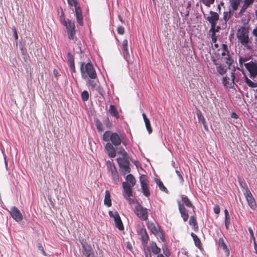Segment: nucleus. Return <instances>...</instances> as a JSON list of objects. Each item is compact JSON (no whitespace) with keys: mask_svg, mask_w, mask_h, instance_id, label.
Returning a JSON list of instances; mask_svg holds the SVG:
<instances>
[{"mask_svg":"<svg viewBox=\"0 0 257 257\" xmlns=\"http://www.w3.org/2000/svg\"><path fill=\"white\" fill-rule=\"evenodd\" d=\"M148 229L151 231V232L155 235L158 234L159 233V227H157L154 223L151 221H148L146 223Z\"/></svg>","mask_w":257,"mask_h":257,"instance_id":"b1692460","label":"nucleus"},{"mask_svg":"<svg viewBox=\"0 0 257 257\" xmlns=\"http://www.w3.org/2000/svg\"><path fill=\"white\" fill-rule=\"evenodd\" d=\"M215 56H212L211 59L213 62V63L215 65L217 72L220 75H223L226 72V67L223 66L222 64L219 63V60L220 59L219 54L216 55V53H215Z\"/></svg>","mask_w":257,"mask_h":257,"instance_id":"0eeeda50","label":"nucleus"},{"mask_svg":"<svg viewBox=\"0 0 257 257\" xmlns=\"http://www.w3.org/2000/svg\"><path fill=\"white\" fill-rule=\"evenodd\" d=\"M141 186L143 194L149 197L150 195V192L148 187L149 180L148 177L145 175H142L140 177Z\"/></svg>","mask_w":257,"mask_h":257,"instance_id":"1a4fd4ad","label":"nucleus"},{"mask_svg":"<svg viewBox=\"0 0 257 257\" xmlns=\"http://www.w3.org/2000/svg\"><path fill=\"white\" fill-rule=\"evenodd\" d=\"M117 162L119 167L125 165H130L128 160L125 157H119L117 158Z\"/></svg>","mask_w":257,"mask_h":257,"instance_id":"f704fd0d","label":"nucleus"},{"mask_svg":"<svg viewBox=\"0 0 257 257\" xmlns=\"http://www.w3.org/2000/svg\"><path fill=\"white\" fill-rule=\"evenodd\" d=\"M236 38L238 42L246 47L251 42L249 38V28L246 26H242L237 30Z\"/></svg>","mask_w":257,"mask_h":257,"instance_id":"f257e3e1","label":"nucleus"},{"mask_svg":"<svg viewBox=\"0 0 257 257\" xmlns=\"http://www.w3.org/2000/svg\"><path fill=\"white\" fill-rule=\"evenodd\" d=\"M139 234L141 236L142 244L146 245L149 239V236L145 228H141L138 231Z\"/></svg>","mask_w":257,"mask_h":257,"instance_id":"f3484780","label":"nucleus"},{"mask_svg":"<svg viewBox=\"0 0 257 257\" xmlns=\"http://www.w3.org/2000/svg\"><path fill=\"white\" fill-rule=\"evenodd\" d=\"M126 182H128L129 184L132 186H134L136 183V180L135 177L131 174L127 175L125 178Z\"/></svg>","mask_w":257,"mask_h":257,"instance_id":"c9c22d12","label":"nucleus"},{"mask_svg":"<svg viewBox=\"0 0 257 257\" xmlns=\"http://www.w3.org/2000/svg\"><path fill=\"white\" fill-rule=\"evenodd\" d=\"M13 31L14 34V37L16 40H17L18 39V35L17 34V30L15 27H14L13 28Z\"/></svg>","mask_w":257,"mask_h":257,"instance_id":"680f3d73","label":"nucleus"},{"mask_svg":"<svg viewBox=\"0 0 257 257\" xmlns=\"http://www.w3.org/2000/svg\"><path fill=\"white\" fill-rule=\"evenodd\" d=\"M181 198L182 199V201L183 202V204L185 205L186 207L188 208H191L194 213H195L194 209H195V206L193 205L191 201L190 200V199L188 198V197L185 195H181Z\"/></svg>","mask_w":257,"mask_h":257,"instance_id":"5701e85b","label":"nucleus"},{"mask_svg":"<svg viewBox=\"0 0 257 257\" xmlns=\"http://www.w3.org/2000/svg\"><path fill=\"white\" fill-rule=\"evenodd\" d=\"M151 248L149 247L145 248V254L146 257H152Z\"/></svg>","mask_w":257,"mask_h":257,"instance_id":"09e8293b","label":"nucleus"},{"mask_svg":"<svg viewBox=\"0 0 257 257\" xmlns=\"http://www.w3.org/2000/svg\"><path fill=\"white\" fill-rule=\"evenodd\" d=\"M157 184L159 186V187L161 191H164L165 192H168V189L166 187H165L163 182L160 180H158L157 181Z\"/></svg>","mask_w":257,"mask_h":257,"instance_id":"58836bf2","label":"nucleus"},{"mask_svg":"<svg viewBox=\"0 0 257 257\" xmlns=\"http://www.w3.org/2000/svg\"><path fill=\"white\" fill-rule=\"evenodd\" d=\"M117 32L118 34L123 35L124 33V28L122 26H119L117 29Z\"/></svg>","mask_w":257,"mask_h":257,"instance_id":"8fccbe9b","label":"nucleus"},{"mask_svg":"<svg viewBox=\"0 0 257 257\" xmlns=\"http://www.w3.org/2000/svg\"><path fill=\"white\" fill-rule=\"evenodd\" d=\"M241 0H229L230 6L233 11L237 10Z\"/></svg>","mask_w":257,"mask_h":257,"instance_id":"473e14b6","label":"nucleus"},{"mask_svg":"<svg viewBox=\"0 0 257 257\" xmlns=\"http://www.w3.org/2000/svg\"><path fill=\"white\" fill-rule=\"evenodd\" d=\"M118 154L122 155L123 157H126L127 155V153L123 149H122L121 150H120L118 152Z\"/></svg>","mask_w":257,"mask_h":257,"instance_id":"052dcab7","label":"nucleus"},{"mask_svg":"<svg viewBox=\"0 0 257 257\" xmlns=\"http://www.w3.org/2000/svg\"><path fill=\"white\" fill-rule=\"evenodd\" d=\"M176 173L177 176H178V177L180 180V182H183L184 181V179H183V176L181 174L180 172L178 170H176Z\"/></svg>","mask_w":257,"mask_h":257,"instance_id":"6e6d98bb","label":"nucleus"},{"mask_svg":"<svg viewBox=\"0 0 257 257\" xmlns=\"http://www.w3.org/2000/svg\"><path fill=\"white\" fill-rule=\"evenodd\" d=\"M142 116L144 120L146 128L149 134H151L153 132V130L149 119L147 117L146 114L145 113H143Z\"/></svg>","mask_w":257,"mask_h":257,"instance_id":"c85d7f7f","label":"nucleus"},{"mask_svg":"<svg viewBox=\"0 0 257 257\" xmlns=\"http://www.w3.org/2000/svg\"><path fill=\"white\" fill-rule=\"evenodd\" d=\"M191 235L193 239L195 246L199 249H201L202 248V244L200 239L197 236V235L193 232L191 233Z\"/></svg>","mask_w":257,"mask_h":257,"instance_id":"c756f323","label":"nucleus"},{"mask_svg":"<svg viewBox=\"0 0 257 257\" xmlns=\"http://www.w3.org/2000/svg\"><path fill=\"white\" fill-rule=\"evenodd\" d=\"M130 165H123L122 166L119 167L120 170L121 172V173L125 175L127 173H129L131 171V169L130 167Z\"/></svg>","mask_w":257,"mask_h":257,"instance_id":"e433bc0d","label":"nucleus"},{"mask_svg":"<svg viewBox=\"0 0 257 257\" xmlns=\"http://www.w3.org/2000/svg\"><path fill=\"white\" fill-rule=\"evenodd\" d=\"M108 213L110 217L113 218L115 226L119 230H123L124 229V226L118 212L115 211L114 212H113L111 211H109Z\"/></svg>","mask_w":257,"mask_h":257,"instance_id":"9b49d317","label":"nucleus"},{"mask_svg":"<svg viewBox=\"0 0 257 257\" xmlns=\"http://www.w3.org/2000/svg\"><path fill=\"white\" fill-rule=\"evenodd\" d=\"M231 77L232 79L230 82L229 81V78L227 77H223L222 83L225 87L231 88L233 86L235 77L234 73L232 72L231 73Z\"/></svg>","mask_w":257,"mask_h":257,"instance_id":"4be33fe9","label":"nucleus"},{"mask_svg":"<svg viewBox=\"0 0 257 257\" xmlns=\"http://www.w3.org/2000/svg\"><path fill=\"white\" fill-rule=\"evenodd\" d=\"M221 55L222 57L221 58L220 57V59H221L222 61H224L228 65V67H229L233 62L229 53H225V52H221Z\"/></svg>","mask_w":257,"mask_h":257,"instance_id":"6ab92c4d","label":"nucleus"},{"mask_svg":"<svg viewBox=\"0 0 257 257\" xmlns=\"http://www.w3.org/2000/svg\"><path fill=\"white\" fill-rule=\"evenodd\" d=\"M194 214L195 215L190 216L189 223L192 226L194 231L196 232L199 230V226L195 216V213Z\"/></svg>","mask_w":257,"mask_h":257,"instance_id":"a878e982","label":"nucleus"},{"mask_svg":"<svg viewBox=\"0 0 257 257\" xmlns=\"http://www.w3.org/2000/svg\"><path fill=\"white\" fill-rule=\"evenodd\" d=\"M213 211H214V212L216 214H218L220 213V207H219V205H214V206L213 207Z\"/></svg>","mask_w":257,"mask_h":257,"instance_id":"3c124183","label":"nucleus"},{"mask_svg":"<svg viewBox=\"0 0 257 257\" xmlns=\"http://www.w3.org/2000/svg\"><path fill=\"white\" fill-rule=\"evenodd\" d=\"M196 115L199 121L201 122L205 129H206L207 125L205 119L200 110H197Z\"/></svg>","mask_w":257,"mask_h":257,"instance_id":"2f4dec72","label":"nucleus"},{"mask_svg":"<svg viewBox=\"0 0 257 257\" xmlns=\"http://www.w3.org/2000/svg\"><path fill=\"white\" fill-rule=\"evenodd\" d=\"M178 209L181 217L184 222L188 220L189 218L188 210L185 207L184 205L182 204L180 201H177Z\"/></svg>","mask_w":257,"mask_h":257,"instance_id":"2eb2a0df","label":"nucleus"},{"mask_svg":"<svg viewBox=\"0 0 257 257\" xmlns=\"http://www.w3.org/2000/svg\"><path fill=\"white\" fill-rule=\"evenodd\" d=\"M211 16L207 18V20L210 23L211 25H212V27L214 25H216V24L219 20V15L216 12L211 11L210 12Z\"/></svg>","mask_w":257,"mask_h":257,"instance_id":"a211bd4d","label":"nucleus"},{"mask_svg":"<svg viewBox=\"0 0 257 257\" xmlns=\"http://www.w3.org/2000/svg\"><path fill=\"white\" fill-rule=\"evenodd\" d=\"M108 112L111 116L115 117L116 118H119V115L116 106L111 104L108 109Z\"/></svg>","mask_w":257,"mask_h":257,"instance_id":"cd10ccee","label":"nucleus"},{"mask_svg":"<svg viewBox=\"0 0 257 257\" xmlns=\"http://www.w3.org/2000/svg\"><path fill=\"white\" fill-rule=\"evenodd\" d=\"M211 40L212 42L215 43L217 41V36L215 34H211Z\"/></svg>","mask_w":257,"mask_h":257,"instance_id":"13d9d810","label":"nucleus"},{"mask_svg":"<svg viewBox=\"0 0 257 257\" xmlns=\"http://www.w3.org/2000/svg\"><path fill=\"white\" fill-rule=\"evenodd\" d=\"M104 204L108 207H110L112 205L110 199V194L108 190H106L105 192Z\"/></svg>","mask_w":257,"mask_h":257,"instance_id":"7c9ffc66","label":"nucleus"},{"mask_svg":"<svg viewBox=\"0 0 257 257\" xmlns=\"http://www.w3.org/2000/svg\"><path fill=\"white\" fill-rule=\"evenodd\" d=\"M133 187L131 186L128 182H123L122 183V187L124 192L123 196L125 198L127 199V197L133 196L132 188Z\"/></svg>","mask_w":257,"mask_h":257,"instance_id":"dca6fc26","label":"nucleus"},{"mask_svg":"<svg viewBox=\"0 0 257 257\" xmlns=\"http://www.w3.org/2000/svg\"><path fill=\"white\" fill-rule=\"evenodd\" d=\"M61 23L66 28L69 39L73 40L76 34V27L74 23L69 19H61Z\"/></svg>","mask_w":257,"mask_h":257,"instance_id":"20e7f679","label":"nucleus"},{"mask_svg":"<svg viewBox=\"0 0 257 257\" xmlns=\"http://www.w3.org/2000/svg\"><path fill=\"white\" fill-rule=\"evenodd\" d=\"M157 235L159 236L160 239H161L162 241L164 242L165 241L164 233L162 229L159 228V233Z\"/></svg>","mask_w":257,"mask_h":257,"instance_id":"a18cd8bd","label":"nucleus"},{"mask_svg":"<svg viewBox=\"0 0 257 257\" xmlns=\"http://www.w3.org/2000/svg\"><path fill=\"white\" fill-rule=\"evenodd\" d=\"M134 212L141 220L147 221L148 220L149 215L148 210L142 205L140 204L136 205Z\"/></svg>","mask_w":257,"mask_h":257,"instance_id":"423d86ee","label":"nucleus"},{"mask_svg":"<svg viewBox=\"0 0 257 257\" xmlns=\"http://www.w3.org/2000/svg\"><path fill=\"white\" fill-rule=\"evenodd\" d=\"M246 69L250 74V77L253 78L257 76V63L252 61L244 64Z\"/></svg>","mask_w":257,"mask_h":257,"instance_id":"f8f14e48","label":"nucleus"},{"mask_svg":"<svg viewBox=\"0 0 257 257\" xmlns=\"http://www.w3.org/2000/svg\"><path fill=\"white\" fill-rule=\"evenodd\" d=\"M68 58V63H74V56L70 52H68L67 54Z\"/></svg>","mask_w":257,"mask_h":257,"instance_id":"49530a36","label":"nucleus"},{"mask_svg":"<svg viewBox=\"0 0 257 257\" xmlns=\"http://www.w3.org/2000/svg\"><path fill=\"white\" fill-rule=\"evenodd\" d=\"M231 116L232 118H235V119H236L238 118L237 114L235 112H232L231 114Z\"/></svg>","mask_w":257,"mask_h":257,"instance_id":"e2e57ef3","label":"nucleus"},{"mask_svg":"<svg viewBox=\"0 0 257 257\" xmlns=\"http://www.w3.org/2000/svg\"><path fill=\"white\" fill-rule=\"evenodd\" d=\"M81 76L85 79L87 75L91 79H95L97 78V74L93 65L90 63L84 64L82 63L80 66Z\"/></svg>","mask_w":257,"mask_h":257,"instance_id":"f03ea898","label":"nucleus"},{"mask_svg":"<svg viewBox=\"0 0 257 257\" xmlns=\"http://www.w3.org/2000/svg\"><path fill=\"white\" fill-rule=\"evenodd\" d=\"M105 149L107 151L108 155L111 158H114L116 156V151L113 145L110 143H107L106 144Z\"/></svg>","mask_w":257,"mask_h":257,"instance_id":"aec40b11","label":"nucleus"},{"mask_svg":"<svg viewBox=\"0 0 257 257\" xmlns=\"http://www.w3.org/2000/svg\"><path fill=\"white\" fill-rule=\"evenodd\" d=\"M245 81L246 84L252 88L256 87H257V83L253 82L251 81L249 79H248L246 76L245 77Z\"/></svg>","mask_w":257,"mask_h":257,"instance_id":"4c0bfd02","label":"nucleus"},{"mask_svg":"<svg viewBox=\"0 0 257 257\" xmlns=\"http://www.w3.org/2000/svg\"><path fill=\"white\" fill-rule=\"evenodd\" d=\"M205 6L210 7V6L214 3L215 0H200Z\"/></svg>","mask_w":257,"mask_h":257,"instance_id":"79ce46f5","label":"nucleus"},{"mask_svg":"<svg viewBox=\"0 0 257 257\" xmlns=\"http://www.w3.org/2000/svg\"><path fill=\"white\" fill-rule=\"evenodd\" d=\"M254 0H244L243 5L242 6L239 14L242 15L246 10V9L253 4Z\"/></svg>","mask_w":257,"mask_h":257,"instance_id":"393cba45","label":"nucleus"},{"mask_svg":"<svg viewBox=\"0 0 257 257\" xmlns=\"http://www.w3.org/2000/svg\"><path fill=\"white\" fill-rule=\"evenodd\" d=\"M53 74H54V75H55V76L56 77H57L59 76V75H58V71L56 69L54 70Z\"/></svg>","mask_w":257,"mask_h":257,"instance_id":"338daca9","label":"nucleus"},{"mask_svg":"<svg viewBox=\"0 0 257 257\" xmlns=\"http://www.w3.org/2000/svg\"><path fill=\"white\" fill-rule=\"evenodd\" d=\"M81 98L83 101H86L89 99V95L86 90L83 91L81 94Z\"/></svg>","mask_w":257,"mask_h":257,"instance_id":"ea45409f","label":"nucleus"},{"mask_svg":"<svg viewBox=\"0 0 257 257\" xmlns=\"http://www.w3.org/2000/svg\"><path fill=\"white\" fill-rule=\"evenodd\" d=\"M252 34L255 37H257V27L253 30Z\"/></svg>","mask_w":257,"mask_h":257,"instance_id":"0e129e2a","label":"nucleus"},{"mask_svg":"<svg viewBox=\"0 0 257 257\" xmlns=\"http://www.w3.org/2000/svg\"><path fill=\"white\" fill-rule=\"evenodd\" d=\"M222 50L221 52H225V53H229L228 49V46L226 44H223L222 45Z\"/></svg>","mask_w":257,"mask_h":257,"instance_id":"603ef678","label":"nucleus"},{"mask_svg":"<svg viewBox=\"0 0 257 257\" xmlns=\"http://www.w3.org/2000/svg\"><path fill=\"white\" fill-rule=\"evenodd\" d=\"M76 16V20L78 24L81 26H83V18L82 14V10L80 7H77L75 9Z\"/></svg>","mask_w":257,"mask_h":257,"instance_id":"412c9836","label":"nucleus"},{"mask_svg":"<svg viewBox=\"0 0 257 257\" xmlns=\"http://www.w3.org/2000/svg\"><path fill=\"white\" fill-rule=\"evenodd\" d=\"M38 248L41 251L42 253L44 254V255H46V252L44 250V249L41 244H39L38 245Z\"/></svg>","mask_w":257,"mask_h":257,"instance_id":"4d7b16f0","label":"nucleus"},{"mask_svg":"<svg viewBox=\"0 0 257 257\" xmlns=\"http://www.w3.org/2000/svg\"><path fill=\"white\" fill-rule=\"evenodd\" d=\"M232 14L230 11L229 12H224L223 13V19L225 22L228 21V20L231 18L232 16Z\"/></svg>","mask_w":257,"mask_h":257,"instance_id":"a19ab883","label":"nucleus"},{"mask_svg":"<svg viewBox=\"0 0 257 257\" xmlns=\"http://www.w3.org/2000/svg\"><path fill=\"white\" fill-rule=\"evenodd\" d=\"M95 124L98 132H101L103 131L102 124L100 121L97 120Z\"/></svg>","mask_w":257,"mask_h":257,"instance_id":"c03bdc74","label":"nucleus"},{"mask_svg":"<svg viewBox=\"0 0 257 257\" xmlns=\"http://www.w3.org/2000/svg\"><path fill=\"white\" fill-rule=\"evenodd\" d=\"M253 245L255 252L257 254V243H256L255 241H254Z\"/></svg>","mask_w":257,"mask_h":257,"instance_id":"774afa93","label":"nucleus"},{"mask_svg":"<svg viewBox=\"0 0 257 257\" xmlns=\"http://www.w3.org/2000/svg\"><path fill=\"white\" fill-rule=\"evenodd\" d=\"M230 220V217H225V226L227 229L229 228Z\"/></svg>","mask_w":257,"mask_h":257,"instance_id":"864d4df0","label":"nucleus"},{"mask_svg":"<svg viewBox=\"0 0 257 257\" xmlns=\"http://www.w3.org/2000/svg\"><path fill=\"white\" fill-rule=\"evenodd\" d=\"M68 4L71 6H74L75 9L77 7H80L77 2V0H67Z\"/></svg>","mask_w":257,"mask_h":257,"instance_id":"37998d69","label":"nucleus"},{"mask_svg":"<svg viewBox=\"0 0 257 257\" xmlns=\"http://www.w3.org/2000/svg\"><path fill=\"white\" fill-rule=\"evenodd\" d=\"M103 140L105 142L111 141L113 145L118 146L122 142L121 139L117 133H111L110 131H106L103 135Z\"/></svg>","mask_w":257,"mask_h":257,"instance_id":"7ed1b4c3","label":"nucleus"},{"mask_svg":"<svg viewBox=\"0 0 257 257\" xmlns=\"http://www.w3.org/2000/svg\"><path fill=\"white\" fill-rule=\"evenodd\" d=\"M88 83L92 88H94L97 85V81L94 79H91L89 80Z\"/></svg>","mask_w":257,"mask_h":257,"instance_id":"de8ad7c7","label":"nucleus"},{"mask_svg":"<svg viewBox=\"0 0 257 257\" xmlns=\"http://www.w3.org/2000/svg\"><path fill=\"white\" fill-rule=\"evenodd\" d=\"M151 249L154 254H159L161 252V249L157 245L156 242H152L151 243Z\"/></svg>","mask_w":257,"mask_h":257,"instance_id":"72a5a7b5","label":"nucleus"},{"mask_svg":"<svg viewBox=\"0 0 257 257\" xmlns=\"http://www.w3.org/2000/svg\"><path fill=\"white\" fill-rule=\"evenodd\" d=\"M82 247V254L85 257H97V252H95L91 246L86 242H81Z\"/></svg>","mask_w":257,"mask_h":257,"instance_id":"6e6552de","label":"nucleus"},{"mask_svg":"<svg viewBox=\"0 0 257 257\" xmlns=\"http://www.w3.org/2000/svg\"><path fill=\"white\" fill-rule=\"evenodd\" d=\"M216 25H214V27H212V25H211V29L210 30V32L212 33V34H215L216 32L218 30V29L220 28L219 27H217V29H215Z\"/></svg>","mask_w":257,"mask_h":257,"instance_id":"5fc2aeb1","label":"nucleus"},{"mask_svg":"<svg viewBox=\"0 0 257 257\" xmlns=\"http://www.w3.org/2000/svg\"><path fill=\"white\" fill-rule=\"evenodd\" d=\"M218 243L219 246L222 247L225 252L226 255L228 256L229 255V250L227 248V245L222 237L219 238Z\"/></svg>","mask_w":257,"mask_h":257,"instance_id":"bb28decb","label":"nucleus"},{"mask_svg":"<svg viewBox=\"0 0 257 257\" xmlns=\"http://www.w3.org/2000/svg\"><path fill=\"white\" fill-rule=\"evenodd\" d=\"M248 231H249V234L250 235V236H251V238L254 241H255V237H254V235H253V232L252 229L250 227H249L248 228Z\"/></svg>","mask_w":257,"mask_h":257,"instance_id":"bf43d9fd","label":"nucleus"},{"mask_svg":"<svg viewBox=\"0 0 257 257\" xmlns=\"http://www.w3.org/2000/svg\"><path fill=\"white\" fill-rule=\"evenodd\" d=\"M10 212L13 218L16 221L20 222L23 220V215L21 212L16 206L12 207Z\"/></svg>","mask_w":257,"mask_h":257,"instance_id":"4468645a","label":"nucleus"},{"mask_svg":"<svg viewBox=\"0 0 257 257\" xmlns=\"http://www.w3.org/2000/svg\"><path fill=\"white\" fill-rule=\"evenodd\" d=\"M121 49L124 59L129 63L131 61V58L128 49V42L126 39L123 40Z\"/></svg>","mask_w":257,"mask_h":257,"instance_id":"ddd939ff","label":"nucleus"},{"mask_svg":"<svg viewBox=\"0 0 257 257\" xmlns=\"http://www.w3.org/2000/svg\"><path fill=\"white\" fill-rule=\"evenodd\" d=\"M225 217H230L228 210L225 209L224 210Z\"/></svg>","mask_w":257,"mask_h":257,"instance_id":"69168bd1","label":"nucleus"},{"mask_svg":"<svg viewBox=\"0 0 257 257\" xmlns=\"http://www.w3.org/2000/svg\"><path fill=\"white\" fill-rule=\"evenodd\" d=\"M106 165L108 170L111 174V176L115 184H118L120 182V178L117 169L112 161H107Z\"/></svg>","mask_w":257,"mask_h":257,"instance_id":"39448f33","label":"nucleus"},{"mask_svg":"<svg viewBox=\"0 0 257 257\" xmlns=\"http://www.w3.org/2000/svg\"><path fill=\"white\" fill-rule=\"evenodd\" d=\"M243 194L248 205L251 209H254L256 207V202L250 190L247 187L243 191Z\"/></svg>","mask_w":257,"mask_h":257,"instance_id":"9d476101","label":"nucleus"}]
</instances>
